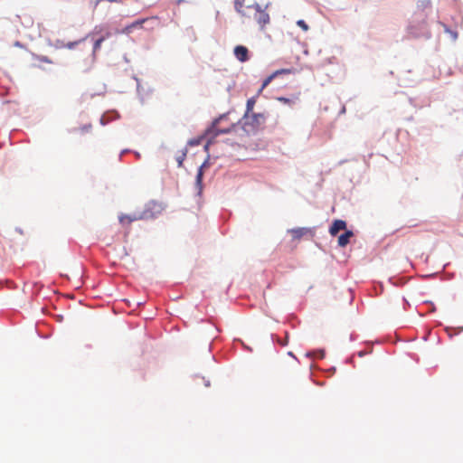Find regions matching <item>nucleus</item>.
Segmentation results:
<instances>
[{"instance_id": "obj_51", "label": "nucleus", "mask_w": 463, "mask_h": 463, "mask_svg": "<svg viewBox=\"0 0 463 463\" xmlns=\"http://www.w3.org/2000/svg\"><path fill=\"white\" fill-rule=\"evenodd\" d=\"M335 370H336V369H335V366H333V367H331L328 371L330 372V373H335Z\"/></svg>"}, {"instance_id": "obj_3", "label": "nucleus", "mask_w": 463, "mask_h": 463, "mask_svg": "<svg viewBox=\"0 0 463 463\" xmlns=\"http://www.w3.org/2000/svg\"><path fill=\"white\" fill-rule=\"evenodd\" d=\"M147 213V210H143L141 212H135L130 214L121 213L118 216V221L121 225H126L138 220H149V217L152 215L148 214Z\"/></svg>"}, {"instance_id": "obj_27", "label": "nucleus", "mask_w": 463, "mask_h": 463, "mask_svg": "<svg viewBox=\"0 0 463 463\" xmlns=\"http://www.w3.org/2000/svg\"><path fill=\"white\" fill-rule=\"evenodd\" d=\"M275 74L271 73L269 76H268L263 81H262V89H265L273 79H275Z\"/></svg>"}, {"instance_id": "obj_21", "label": "nucleus", "mask_w": 463, "mask_h": 463, "mask_svg": "<svg viewBox=\"0 0 463 463\" xmlns=\"http://www.w3.org/2000/svg\"><path fill=\"white\" fill-rule=\"evenodd\" d=\"M103 42H104V38H101V37H99L98 39L95 40L94 44H93V51H92L93 60L95 59V53L100 49V46Z\"/></svg>"}, {"instance_id": "obj_46", "label": "nucleus", "mask_w": 463, "mask_h": 463, "mask_svg": "<svg viewBox=\"0 0 463 463\" xmlns=\"http://www.w3.org/2000/svg\"><path fill=\"white\" fill-rule=\"evenodd\" d=\"M15 232H18V233H20V234H23V233H24L23 230H22L20 227H16V228H15Z\"/></svg>"}, {"instance_id": "obj_23", "label": "nucleus", "mask_w": 463, "mask_h": 463, "mask_svg": "<svg viewBox=\"0 0 463 463\" xmlns=\"http://www.w3.org/2000/svg\"><path fill=\"white\" fill-rule=\"evenodd\" d=\"M186 154H187V148L185 147L182 150L181 155L176 156V162H177L178 167L183 166V163L186 157Z\"/></svg>"}, {"instance_id": "obj_5", "label": "nucleus", "mask_w": 463, "mask_h": 463, "mask_svg": "<svg viewBox=\"0 0 463 463\" xmlns=\"http://www.w3.org/2000/svg\"><path fill=\"white\" fill-rule=\"evenodd\" d=\"M288 233H291L294 240H299L303 236L309 234L310 236H314V231L312 228L307 227H298L288 230Z\"/></svg>"}, {"instance_id": "obj_36", "label": "nucleus", "mask_w": 463, "mask_h": 463, "mask_svg": "<svg viewBox=\"0 0 463 463\" xmlns=\"http://www.w3.org/2000/svg\"><path fill=\"white\" fill-rule=\"evenodd\" d=\"M425 304H428L430 306V312H435L436 311V307L434 305L433 302L430 301V300H427L424 302Z\"/></svg>"}, {"instance_id": "obj_24", "label": "nucleus", "mask_w": 463, "mask_h": 463, "mask_svg": "<svg viewBox=\"0 0 463 463\" xmlns=\"http://www.w3.org/2000/svg\"><path fill=\"white\" fill-rule=\"evenodd\" d=\"M204 136L205 135L189 139L187 141V146H199L201 144L202 140L203 139Z\"/></svg>"}, {"instance_id": "obj_10", "label": "nucleus", "mask_w": 463, "mask_h": 463, "mask_svg": "<svg viewBox=\"0 0 463 463\" xmlns=\"http://www.w3.org/2000/svg\"><path fill=\"white\" fill-rule=\"evenodd\" d=\"M230 115V112L224 113L220 115L218 118L213 119V121L211 123V125L206 128L204 135L206 136H212L213 132L218 128V124L222 120V118H228Z\"/></svg>"}, {"instance_id": "obj_2", "label": "nucleus", "mask_w": 463, "mask_h": 463, "mask_svg": "<svg viewBox=\"0 0 463 463\" xmlns=\"http://www.w3.org/2000/svg\"><path fill=\"white\" fill-rule=\"evenodd\" d=\"M268 118L267 113H250L248 118L242 117L237 121V124H241V129L247 134H255L257 130L266 123Z\"/></svg>"}, {"instance_id": "obj_58", "label": "nucleus", "mask_w": 463, "mask_h": 463, "mask_svg": "<svg viewBox=\"0 0 463 463\" xmlns=\"http://www.w3.org/2000/svg\"><path fill=\"white\" fill-rule=\"evenodd\" d=\"M124 60L126 62H128V59L127 55L124 56Z\"/></svg>"}, {"instance_id": "obj_30", "label": "nucleus", "mask_w": 463, "mask_h": 463, "mask_svg": "<svg viewBox=\"0 0 463 463\" xmlns=\"http://www.w3.org/2000/svg\"><path fill=\"white\" fill-rule=\"evenodd\" d=\"M291 72L290 69H280L273 72L275 74V77L280 75V74H289Z\"/></svg>"}, {"instance_id": "obj_20", "label": "nucleus", "mask_w": 463, "mask_h": 463, "mask_svg": "<svg viewBox=\"0 0 463 463\" xmlns=\"http://www.w3.org/2000/svg\"><path fill=\"white\" fill-rule=\"evenodd\" d=\"M244 1L245 0H234V9L242 16L246 15L245 12L242 10Z\"/></svg>"}, {"instance_id": "obj_57", "label": "nucleus", "mask_w": 463, "mask_h": 463, "mask_svg": "<svg viewBox=\"0 0 463 463\" xmlns=\"http://www.w3.org/2000/svg\"><path fill=\"white\" fill-rule=\"evenodd\" d=\"M345 162H347V160H341V161H339L338 165H343Z\"/></svg>"}, {"instance_id": "obj_60", "label": "nucleus", "mask_w": 463, "mask_h": 463, "mask_svg": "<svg viewBox=\"0 0 463 463\" xmlns=\"http://www.w3.org/2000/svg\"><path fill=\"white\" fill-rule=\"evenodd\" d=\"M381 292H383V285L380 284Z\"/></svg>"}, {"instance_id": "obj_26", "label": "nucleus", "mask_w": 463, "mask_h": 463, "mask_svg": "<svg viewBox=\"0 0 463 463\" xmlns=\"http://www.w3.org/2000/svg\"><path fill=\"white\" fill-rule=\"evenodd\" d=\"M277 100H279V102H282L284 104H287L288 106H291L294 103V99H288V98H286L283 96L277 97Z\"/></svg>"}, {"instance_id": "obj_31", "label": "nucleus", "mask_w": 463, "mask_h": 463, "mask_svg": "<svg viewBox=\"0 0 463 463\" xmlns=\"http://www.w3.org/2000/svg\"><path fill=\"white\" fill-rule=\"evenodd\" d=\"M133 29V26L128 25L125 28H123L121 31H117L118 33H129L131 30Z\"/></svg>"}, {"instance_id": "obj_59", "label": "nucleus", "mask_w": 463, "mask_h": 463, "mask_svg": "<svg viewBox=\"0 0 463 463\" xmlns=\"http://www.w3.org/2000/svg\"><path fill=\"white\" fill-rule=\"evenodd\" d=\"M436 274L433 273V274H430V275H427V277H434Z\"/></svg>"}, {"instance_id": "obj_29", "label": "nucleus", "mask_w": 463, "mask_h": 463, "mask_svg": "<svg viewBox=\"0 0 463 463\" xmlns=\"http://www.w3.org/2000/svg\"><path fill=\"white\" fill-rule=\"evenodd\" d=\"M111 35H112L111 31L109 29L108 26L105 25V30L99 37L104 38V41H105V40L109 39V37H111Z\"/></svg>"}, {"instance_id": "obj_38", "label": "nucleus", "mask_w": 463, "mask_h": 463, "mask_svg": "<svg viewBox=\"0 0 463 463\" xmlns=\"http://www.w3.org/2000/svg\"><path fill=\"white\" fill-rule=\"evenodd\" d=\"M14 46H15V47H19V48H24V43H21V42H19V41H15V42L14 43Z\"/></svg>"}, {"instance_id": "obj_49", "label": "nucleus", "mask_w": 463, "mask_h": 463, "mask_svg": "<svg viewBox=\"0 0 463 463\" xmlns=\"http://www.w3.org/2000/svg\"><path fill=\"white\" fill-rule=\"evenodd\" d=\"M243 348L246 349L247 351H250V352L252 351V349L250 346H248V345H246L244 344H243Z\"/></svg>"}, {"instance_id": "obj_4", "label": "nucleus", "mask_w": 463, "mask_h": 463, "mask_svg": "<svg viewBox=\"0 0 463 463\" xmlns=\"http://www.w3.org/2000/svg\"><path fill=\"white\" fill-rule=\"evenodd\" d=\"M210 166V155H207V157L203 162V164L199 166L196 176H195V188L197 189V194L201 195L203 193V169Z\"/></svg>"}, {"instance_id": "obj_47", "label": "nucleus", "mask_w": 463, "mask_h": 463, "mask_svg": "<svg viewBox=\"0 0 463 463\" xmlns=\"http://www.w3.org/2000/svg\"><path fill=\"white\" fill-rule=\"evenodd\" d=\"M456 329H457L456 334H459V333L463 332V326H459V327H458Z\"/></svg>"}, {"instance_id": "obj_25", "label": "nucleus", "mask_w": 463, "mask_h": 463, "mask_svg": "<svg viewBox=\"0 0 463 463\" xmlns=\"http://www.w3.org/2000/svg\"><path fill=\"white\" fill-rule=\"evenodd\" d=\"M104 30H105V25H103V24L96 25L93 29L92 34L100 36L102 34V33L104 32Z\"/></svg>"}, {"instance_id": "obj_54", "label": "nucleus", "mask_w": 463, "mask_h": 463, "mask_svg": "<svg viewBox=\"0 0 463 463\" xmlns=\"http://www.w3.org/2000/svg\"><path fill=\"white\" fill-rule=\"evenodd\" d=\"M204 385H205L206 387H209V386H210V381H205Z\"/></svg>"}, {"instance_id": "obj_22", "label": "nucleus", "mask_w": 463, "mask_h": 463, "mask_svg": "<svg viewBox=\"0 0 463 463\" xmlns=\"http://www.w3.org/2000/svg\"><path fill=\"white\" fill-rule=\"evenodd\" d=\"M287 322L290 325L292 328H295L297 325L300 323L294 314H290L288 316Z\"/></svg>"}, {"instance_id": "obj_42", "label": "nucleus", "mask_w": 463, "mask_h": 463, "mask_svg": "<svg viewBox=\"0 0 463 463\" xmlns=\"http://www.w3.org/2000/svg\"><path fill=\"white\" fill-rule=\"evenodd\" d=\"M128 152H130V149H124V150H122V151H121V153H120V155H119V157L121 158V156H122L124 154H127V153H128Z\"/></svg>"}, {"instance_id": "obj_14", "label": "nucleus", "mask_w": 463, "mask_h": 463, "mask_svg": "<svg viewBox=\"0 0 463 463\" xmlns=\"http://www.w3.org/2000/svg\"><path fill=\"white\" fill-rule=\"evenodd\" d=\"M256 99H257V96H253V97L248 99L247 103H246V110L244 112V115L242 116V117H244V118L247 119L249 114L252 113V109L256 104Z\"/></svg>"}, {"instance_id": "obj_50", "label": "nucleus", "mask_w": 463, "mask_h": 463, "mask_svg": "<svg viewBox=\"0 0 463 463\" xmlns=\"http://www.w3.org/2000/svg\"><path fill=\"white\" fill-rule=\"evenodd\" d=\"M357 354H358V356L363 357L365 354V352L364 351H359Z\"/></svg>"}, {"instance_id": "obj_17", "label": "nucleus", "mask_w": 463, "mask_h": 463, "mask_svg": "<svg viewBox=\"0 0 463 463\" xmlns=\"http://www.w3.org/2000/svg\"><path fill=\"white\" fill-rule=\"evenodd\" d=\"M389 282L395 287H402L407 282V279L400 277H390Z\"/></svg>"}, {"instance_id": "obj_9", "label": "nucleus", "mask_w": 463, "mask_h": 463, "mask_svg": "<svg viewBox=\"0 0 463 463\" xmlns=\"http://www.w3.org/2000/svg\"><path fill=\"white\" fill-rule=\"evenodd\" d=\"M119 113L116 109H110L103 113L99 119L102 126L108 125L109 122L119 118Z\"/></svg>"}, {"instance_id": "obj_48", "label": "nucleus", "mask_w": 463, "mask_h": 463, "mask_svg": "<svg viewBox=\"0 0 463 463\" xmlns=\"http://www.w3.org/2000/svg\"><path fill=\"white\" fill-rule=\"evenodd\" d=\"M264 89H262V85L260 86V88L259 89L257 94L255 96H259L262 91H263Z\"/></svg>"}, {"instance_id": "obj_11", "label": "nucleus", "mask_w": 463, "mask_h": 463, "mask_svg": "<svg viewBox=\"0 0 463 463\" xmlns=\"http://www.w3.org/2000/svg\"><path fill=\"white\" fill-rule=\"evenodd\" d=\"M354 236V232L351 230H345L341 235H339L337 243L339 247H345L349 242L350 239Z\"/></svg>"}, {"instance_id": "obj_52", "label": "nucleus", "mask_w": 463, "mask_h": 463, "mask_svg": "<svg viewBox=\"0 0 463 463\" xmlns=\"http://www.w3.org/2000/svg\"><path fill=\"white\" fill-rule=\"evenodd\" d=\"M288 355L297 359V357L295 356V354L291 351L288 352Z\"/></svg>"}, {"instance_id": "obj_12", "label": "nucleus", "mask_w": 463, "mask_h": 463, "mask_svg": "<svg viewBox=\"0 0 463 463\" xmlns=\"http://www.w3.org/2000/svg\"><path fill=\"white\" fill-rule=\"evenodd\" d=\"M241 127V124H237L236 123H232V125L229 127V128H217L213 134L212 135L213 136V138H215L217 137L219 135H223V134H230L233 131L236 130V128L238 127Z\"/></svg>"}, {"instance_id": "obj_8", "label": "nucleus", "mask_w": 463, "mask_h": 463, "mask_svg": "<svg viewBox=\"0 0 463 463\" xmlns=\"http://www.w3.org/2000/svg\"><path fill=\"white\" fill-rule=\"evenodd\" d=\"M346 229V222L344 220L336 219L334 220L332 224L329 227V233L332 236H336L340 231H345Z\"/></svg>"}, {"instance_id": "obj_44", "label": "nucleus", "mask_w": 463, "mask_h": 463, "mask_svg": "<svg viewBox=\"0 0 463 463\" xmlns=\"http://www.w3.org/2000/svg\"><path fill=\"white\" fill-rule=\"evenodd\" d=\"M345 106H343L339 111V115H342V114H345Z\"/></svg>"}, {"instance_id": "obj_45", "label": "nucleus", "mask_w": 463, "mask_h": 463, "mask_svg": "<svg viewBox=\"0 0 463 463\" xmlns=\"http://www.w3.org/2000/svg\"><path fill=\"white\" fill-rule=\"evenodd\" d=\"M356 339V336L354 333L350 335V341H354Z\"/></svg>"}, {"instance_id": "obj_28", "label": "nucleus", "mask_w": 463, "mask_h": 463, "mask_svg": "<svg viewBox=\"0 0 463 463\" xmlns=\"http://www.w3.org/2000/svg\"><path fill=\"white\" fill-rule=\"evenodd\" d=\"M297 25L305 32H307L309 29L307 24L302 19L297 21Z\"/></svg>"}, {"instance_id": "obj_32", "label": "nucleus", "mask_w": 463, "mask_h": 463, "mask_svg": "<svg viewBox=\"0 0 463 463\" xmlns=\"http://www.w3.org/2000/svg\"><path fill=\"white\" fill-rule=\"evenodd\" d=\"M36 58L43 62L52 63V61L47 56L39 55L36 56Z\"/></svg>"}, {"instance_id": "obj_33", "label": "nucleus", "mask_w": 463, "mask_h": 463, "mask_svg": "<svg viewBox=\"0 0 463 463\" xmlns=\"http://www.w3.org/2000/svg\"><path fill=\"white\" fill-rule=\"evenodd\" d=\"M214 141V138H213V136L211 137V138L206 142V144L203 146V150L205 152L208 153L209 151V146L213 143Z\"/></svg>"}, {"instance_id": "obj_34", "label": "nucleus", "mask_w": 463, "mask_h": 463, "mask_svg": "<svg viewBox=\"0 0 463 463\" xmlns=\"http://www.w3.org/2000/svg\"><path fill=\"white\" fill-rule=\"evenodd\" d=\"M146 22V19H139V20H137L135 21L134 23L131 24V26H133V28L135 27H137V26H142V24Z\"/></svg>"}, {"instance_id": "obj_53", "label": "nucleus", "mask_w": 463, "mask_h": 463, "mask_svg": "<svg viewBox=\"0 0 463 463\" xmlns=\"http://www.w3.org/2000/svg\"><path fill=\"white\" fill-rule=\"evenodd\" d=\"M134 154H135V156H136L137 158H139V157H140V154H139L138 152L134 151Z\"/></svg>"}, {"instance_id": "obj_43", "label": "nucleus", "mask_w": 463, "mask_h": 463, "mask_svg": "<svg viewBox=\"0 0 463 463\" xmlns=\"http://www.w3.org/2000/svg\"><path fill=\"white\" fill-rule=\"evenodd\" d=\"M56 42H57L56 44H55L56 48H60V47L62 46L61 42L60 40H57Z\"/></svg>"}, {"instance_id": "obj_40", "label": "nucleus", "mask_w": 463, "mask_h": 463, "mask_svg": "<svg viewBox=\"0 0 463 463\" xmlns=\"http://www.w3.org/2000/svg\"><path fill=\"white\" fill-rule=\"evenodd\" d=\"M402 300H403V303H404V309H406L407 307L410 306V303L408 302V300L405 298H403Z\"/></svg>"}, {"instance_id": "obj_6", "label": "nucleus", "mask_w": 463, "mask_h": 463, "mask_svg": "<svg viewBox=\"0 0 463 463\" xmlns=\"http://www.w3.org/2000/svg\"><path fill=\"white\" fill-rule=\"evenodd\" d=\"M234 56L241 62H245L250 60V52L247 47L243 45H237L233 50Z\"/></svg>"}, {"instance_id": "obj_35", "label": "nucleus", "mask_w": 463, "mask_h": 463, "mask_svg": "<svg viewBox=\"0 0 463 463\" xmlns=\"http://www.w3.org/2000/svg\"><path fill=\"white\" fill-rule=\"evenodd\" d=\"M248 8H254L256 10V13L258 14L259 12L262 11V8L261 6L258 4V3H254L253 5H249L247 6Z\"/></svg>"}, {"instance_id": "obj_18", "label": "nucleus", "mask_w": 463, "mask_h": 463, "mask_svg": "<svg viewBox=\"0 0 463 463\" xmlns=\"http://www.w3.org/2000/svg\"><path fill=\"white\" fill-rule=\"evenodd\" d=\"M440 25L443 27L444 32L447 33L451 37L453 42H455L458 39V32L457 31L450 29L444 23H440Z\"/></svg>"}, {"instance_id": "obj_1", "label": "nucleus", "mask_w": 463, "mask_h": 463, "mask_svg": "<svg viewBox=\"0 0 463 463\" xmlns=\"http://www.w3.org/2000/svg\"><path fill=\"white\" fill-rule=\"evenodd\" d=\"M407 32L412 38L430 39L431 33L423 13L416 14L407 26Z\"/></svg>"}, {"instance_id": "obj_39", "label": "nucleus", "mask_w": 463, "mask_h": 463, "mask_svg": "<svg viewBox=\"0 0 463 463\" xmlns=\"http://www.w3.org/2000/svg\"><path fill=\"white\" fill-rule=\"evenodd\" d=\"M77 44L76 42H71L68 43V48L72 49Z\"/></svg>"}, {"instance_id": "obj_19", "label": "nucleus", "mask_w": 463, "mask_h": 463, "mask_svg": "<svg viewBox=\"0 0 463 463\" xmlns=\"http://www.w3.org/2000/svg\"><path fill=\"white\" fill-rule=\"evenodd\" d=\"M315 354H317V357L319 359H323L326 355L325 350L320 348V349L307 352L306 356L313 357Z\"/></svg>"}, {"instance_id": "obj_7", "label": "nucleus", "mask_w": 463, "mask_h": 463, "mask_svg": "<svg viewBox=\"0 0 463 463\" xmlns=\"http://www.w3.org/2000/svg\"><path fill=\"white\" fill-rule=\"evenodd\" d=\"M144 210H147V213L152 215L149 219H155L161 213L163 208L158 203L151 201L145 205Z\"/></svg>"}, {"instance_id": "obj_16", "label": "nucleus", "mask_w": 463, "mask_h": 463, "mask_svg": "<svg viewBox=\"0 0 463 463\" xmlns=\"http://www.w3.org/2000/svg\"><path fill=\"white\" fill-rule=\"evenodd\" d=\"M132 79L135 80V81L137 82V97H138V99L140 100V103L144 104V102H145V94L143 93L144 90H143V88L141 86L140 80L137 77V75H133Z\"/></svg>"}, {"instance_id": "obj_37", "label": "nucleus", "mask_w": 463, "mask_h": 463, "mask_svg": "<svg viewBox=\"0 0 463 463\" xmlns=\"http://www.w3.org/2000/svg\"><path fill=\"white\" fill-rule=\"evenodd\" d=\"M90 128H91V125H90V124H86V125H84V126L81 128V129H82V131H83V132H88V131H90Z\"/></svg>"}, {"instance_id": "obj_55", "label": "nucleus", "mask_w": 463, "mask_h": 463, "mask_svg": "<svg viewBox=\"0 0 463 463\" xmlns=\"http://www.w3.org/2000/svg\"><path fill=\"white\" fill-rule=\"evenodd\" d=\"M184 0H177L176 1V5H180V4L184 3Z\"/></svg>"}, {"instance_id": "obj_41", "label": "nucleus", "mask_w": 463, "mask_h": 463, "mask_svg": "<svg viewBox=\"0 0 463 463\" xmlns=\"http://www.w3.org/2000/svg\"><path fill=\"white\" fill-rule=\"evenodd\" d=\"M452 329H453V328H452V327H449V326H447V327L445 328V330H446V332L449 334V337H452V335L449 333V331H450V330H452Z\"/></svg>"}, {"instance_id": "obj_13", "label": "nucleus", "mask_w": 463, "mask_h": 463, "mask_svg": "<svg viewBox=\"0 0 463 463\" xmlns=\"http://www.w3.org/2000/svg\"><path fill=\"white\" fill-rule=\"evenodd\" d=\"M255 19L261 28H263L267 24H269L270 20L269 14L264 10L256 14Z\"/></svg>"}, {"instance_id": "obj_56", "label": "nucleus", "mask_w": 463, "mask_h": 463, "mask_svg": "<svg viewBox=\"0 0 463 463\" xmlns=\"http://www.w3.org/2000/svg\"><path fill=\"white\" fill-rule=\"evenodd\" d=\"M225 142H226L227 144H229V145H233V143H232V142H231V140H230V139H226V140H225Z\"/></svg>"}, {"instance_id": "obj_15", "label": "nucleus", "mask_w": 463, "mask_h": 463, "mask_svg": "<svg viewBox=\"0 0 463 463\" xmlns=\"http://www.w3.org/2000/svg\"><path fill=\"white\" fill-rule=\"evenodd\" d=\"M289 334L288 331L285 332V339H281L275 334H270V338L273 343H277L281 346H286L288 344Z\"/></svg>"}]
</instances>
